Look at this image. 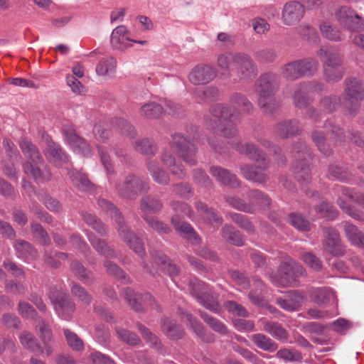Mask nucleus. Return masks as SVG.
<instances>
[{
  "instance_id": "nucleus-11",
  "label": "nucleus",
  "mask_w": 364,
  "mask_h": 364,
  "mask_svg": "<svg viewBox=\"0 0 364 364\" xmlns=\"http://www.w3.org/2000/svg\"><path fill=\"white\" fill-rule=\"evenodd\" d=\"M50 301L58 316L65 320H69L74 312L75 304L66 296L64 292H50Z\"/></svg>"
},
{
  "instance_id": "nucleus-3",
  "label": "nucleus",
  "mask_w": 364,
  "mask_h": 364,
  "mask_svg": "<svg viewBox=\"0 0 364 364\" xmlns=\"http://www.w3.org/2000/svg\"><path fill=\"white\" fill-rule=\"evenodd\" d=\"M277 87L276 78L272 74L261 76L257 82L255 91L259 95L258 105L266 114L272 113L279 107L278 102L274 98Z\"/></svg>"
},
{
  "instance_id": "nucleus-35",
  "label": "nucleus",
  "mask_w": 364,
  "mask_h": 364,
  "mask_svg": "<svg viewBox=\"0 0 364 364\" xmlns=\"http://www.w3.org/2000/svg\"><path fill=\"white\" fill-rule=\"evenodd\" d=\"M87 235L92 247L99 252V254L106 257H115L116 255L114 251L109 248L104 241L98 239L95 235L92 234Z\"/></svg>"
},
{
  "instance_id": "nucleus-2",
  "label": "nucleus",
  "mask_w": 364,
  "mask_h": 364,
  "mask_svg": "<svg viewBox=\"0 0 364 364\" xmlns=\"http://www.w3.org/2000/svg\"><path fill=\"white\" fill-rule=\"evenodd\" d=\"M235 149L241 154L247 155L251 159L258 163L260 170L249 166L241 167V171L244 177L257 183H263L267 180L266 174L262 171L267 167L268 163L263 154L255 146V145L249 143L239 142L235 145Z\"/></svg>"
},
{
  "instance_id": "nucleus-59",
  "label": "nucleus",
  "mask_w": 364,
  "mask_h": 364,
  "mask_svg": "<svg viewBox=\"0 0 364 364\" xmlns=\"http://www.w3.org/2000/svg\"><path fill=\"white\" fill-rule=\"evenodd\" d=\"M302 259L309 267L315 271H318L322 267L321 262L312 253H304L302 256Z\"/></svg>"
},
{
  "instance_id": "nucleus-49",
  "label": "nucleus",
  "mask_w": 364,
  "mask_h": 364,
  "mask_svg": "<svg viewBox=\"0 0 364 364\" xmlns=\"http://www.w3.org/2000/svg\"><path fill=\"white\" fill-rule=\"evenodd\" d=\"M82 217L84 221L100 234L105 235L107 232L106 227L95 215L86 213L82 214Z\"/></svg>"
},
{
  "instance_id": "nucleus-32",
  "label": "nucleus",
  "mask_w": 364,
  "mask_h": 364,
  "mask_svg": "<svg viewBox=\"0 0 364 364\" xmlns=\"http://www.w3.org/2000/svg\"><path fill=\"white\" fill-rule=\"evenodd\" d=\"M117 66V60L112 57L101 60L96 66V73L98 75L106 76L112 74Z\"/></svg>"
},
{
  "instance_id": "nucleus-63",
  "label": "nucleus",
  "mask_w": 364,
  "mask_h": 364,
  "mask_svg": "<svg viewBox=\"0 0 364 364\" xmlns=\"http://www.w3.org/2000/svg\"><path fill=\"white\" fill-rule=\"evenodd\" d=\"M117 333L120 339L130 345H136L139 343V338L132 332L124 329H118Z\"/></svg>"
},
{
  "instance_id": "nucleus-64",
  "label": "nucleus",
  "mask_w": 364,
  "mask_h": 364,
  "mask_svg": "<svg viewBox=\"0 0 364 364\" xmlns=\"http://www.w3.org/2000/svg\"><path fill=\"white\" fill-rule=\"evenodd\" d=\"M218 90L214 87H205L203 91H198L197 95L203 100L210 101L216 99L218 96Z\"/></svg>"
},
{
  "instance_id": "nucleus-34",
  "label": "nucleus",
  "mask_w": 364,
  "mask_h": 364,
  "mask_svg": "<svg viewBox=\"0 0 364 364\" xmlns=\"http://www.w3.org/2000/svg\"><path fill=\"white\" fill-rule=\"evenodd\" d=\"M264 330L277 340L284 341L287 338V332L277 323L273 321L264 323Z\"/></svg>"
},
{
  "instance_id": "nucleus-6",
  "label": "nucleus",
  "mask_w": 364,
  "mask_h": 364,
  "mask_svg": "<svg viewBox=\"0 0 364 364\" xmlns=\"http://www.w3.org/2000/svg\"><path fill=\"white\" fill-rule=\"evenodd\" d=\"M304 274L301 265L293 259L284 262L278 270V275H271V281L277 287H288L296 283L297 278Z\"/></svg>"
},
{
  "instance_id": "nucleus-26",
  "label": "nucleus",
  "mask_w": 364,
  "mask_h": 364,
  "mask_svg": "<svg viewBox=\"0 0 364 364\" xmlns=\"http://www.w3.org/2000/svg\"><path fill=\"white\" fill-rule=\"evenodd\" d=\"M303 296L297 292H290L287 298H279L277 299L278 304L284 310L292 311L296 310L303 303Z\"/></svg>"
},
{
  "instance_id": "nucleus-37",
  "label": "nucleus",
  "mask_w": 364,
  "mask_h": 364,
  "mask_svg": "<svg viewBox=\"0 0 364 364\" xmlns=\"http://www.w3.org/2000/svg\"><path fill=\"white\" fill-rule=\"evenodd\" d=\"M148 169L153 179L156 183L160 184H166L168 183V175L159 167L156 161H150L148 164Z\"/></svg>"
},
{
  "instance_id": "nucleus-62",
  "label": "nucleus",
  "mask_w": 364,
  "mask_h": 364,
  "mask_svg": "<svg viewBox=\"0 0 364 364\" xmlns=\"http://www.w3.org/2000/svg\"><path fill=\"white\" fill-rule=\"evenodd\" d=\"M18 313L23 317L35 318L37 313L28 303L20 301L18 304Z\"/></svg>"
},
{
  "instance_id": "nucleus-33",
  "label": "nucleus",
  "mask_w": 364,
  "mask_h": 364,
  "mask_svg": "<svg viewBox=\"0 0 364 364\" xmlns=\"http://www.w3.org/2000/svg\"><path fill=\"white\" fill-rule=\"evenodd\" d=\"M254 343L260 349L274 352L278 348V346L269 337L262 333L254 334L252 337Z\"/></svg>"
},
{
  "instance_id": "nucleus-1",
  "label": "nucleus",
  "mask_w": 364,
  "mask_h": 364,
  "mask_svg": "<svg viewBox=\"0 0 364 364\" xmlns=\"http://www.w3.org/2000/svg\"><path fill=\"white\" fill-rule=\"evenodd\" d=\"M231 105L218 104L213 107L210 115L205 118V125L209 130L218 132L225 138L236 136V124L240 122L241 113L237 109L250 113L252 109V103L243 95L235 93L231 96Z\"/></svg>"
},
{
  "instance_id": "nucleus-22",
  "label": "nucleus",
  "mask_w": 364,
  "mask_h": 364,
  "mask_svg": "<svg viewBox=\"0 0 364 364\" xmlns=\"http://www.w3.org/2000/svg\"><path fill=\"white\" fill-rule=\"evenodd\" d=\"M210 173L217 181L223 184L232 187H237L240 185L236 176L223 168L213 166L210 168Z\"/></svg>"
},
{
  "instance_id": "nucleus-38",
  "label": "nucleus",
  "mask_w": 364,
  "mask_h": 364,
  "mask_svg": "<svg viewBox=\"0 0 364 364\" xmlns=\"http://www.w3.org/2000/svg\"><path fill=\"white\" fill-rule=\"evenodd\" d=\"M20 146L23 153L33 162L38 163L41 161V156L39 151L29 141L22 139L20 143Z\"/></svg>"
},
{
  "instance_id": "nucleus-14",
  "label": "nucleus",
  "mask_w": 364,
  "mask_h": 364,
  "mask_svg": "<svg viewBox=\"0 0 364 364\" xmlns=\"http://www.w3.org/2000/svg\"><path fill=\"white\" fill-rule=\"evenodd\" d=\"M238 77L242 80H251L257 75V67L251 58L245 53H240L236 64Z\"/></svg>"
},
{
  "instance_id": "nucleus-20",
  "label": "nucleus",
  "mask_w": 364,
  "mask_h": 364,
  "mask_svg": "<svg viewBox=\"0 0 364 364\" xmlns=\"http://www.w3.org/2000/svg\"><path fill=\"white\" fill-rule=\"evenodd\" d=\"M190 286L192 287L193 293L196 295L199 303L214 313H219L220 311V307L217 302L208 301L205 299L204 294L206 291H205L203 283L198 281H191Z\"/></svg>"
},
{
  "instance_id": "nucleus-53",
  "label": "nucleus",
  "mask_w": 364,
  "mask_h": 364,
  "mask_svg": "<svg viewBox=\"0 0 364 364\" xmlns=\"http://www.w3.org/2000/svg\"><path fill=\"white\" fill-rule=\"evenodd\" d=\"M64 334L70 348L75 350H80L82 349V341L77 336V334L68 329L64 330Z\"/></svg>"
},
{
  "instance_id": "nucleus-41",
  "label": "nucleus",
  "mask_w": 364,
  "mask_h": 364,
  "mask_svg": "<svg viewBox=\"0 0 364 364\" xmlns=\"http://www.w3.org/2000/svg\"><path fill=\"white\" fill-rule=\"evenodd\" d=\"M161 207V203L154 198L148 196L141 200V210L144 214L157 211Z\"/></svg>"
},
{
  "instance_id": "nucleus-47",
  "label": "nucleus",
  "mask_w": 364,
  "mask_h": 364,
  "mask_svg": "<svg viewBox=\"0 0 364 364\" xmlns=\"http://www.w3.org/2000/svg\"><path fill=\"white\" fill-rule=\"evenodd\" d=\"M347 92L352 100H360L364 98L362 86L355 80H350L347 84Z\"/></svg>"
},
{
  "instance_id": "nucleus-17",
  "label": "nucleus",
  "mask_w": 364,
  "mask_h": 364,
  "mask_svg": "<svg viewBox=\"0 0 364 364\" xmlns=\"http://www.w3.org/2000/svg\"><path fill=\"white\" fill-rule=\"evenodd\" d=\"M216 76L213 68L208 65H197L190 73L188 79L195 85L205 84L213 80Z\"/></svg>"
},
{
  "instance_id": "nucleus-56",
  "label": "nucleus",
  "mask_w": 364,
  "mask_h": 364,
  "mask_svg": "<svg viewBox=\"0 0 364 364\" xmlns=\"http://www.w3.org/2000/svg\"><path fill=\"white\" fill-rule=\"evenodd\" d=\"M289 222L291 225L300 230H308L310 227V223L307 220L295 213L289 215Z\"/></svg>"
},
{
  "instance_id": "nucleus-46",
  "label": "nucleus",
  "mask_w": 364,
  "mask_h": 364,
  "mask_svg": "<svg viewBox=\"0 0 364 364\" xmlns=\"http://www.w3.org/2000/svg\"><path fill=\"white\" fill-rule=\"evenodd\" d=\"M155 262L161 265L162 270L168 274L173 279L178 273V267L170 262L167 257L164 255H160L155 258Z\"/></svg>"
},
{
  "instance_id": "nucleus-9",
  "label": "nucleus",
  "mask_w": 364,
  "mask_h": 364,
  "mask_svg": "<svg viewBox=\"0 0 364 364\" xmlns=\"http://www.w3.org/2000/svg\"><path fill=\"white\" fill-rule=\"evenodd\" d=\"M171 149L186 163L189 164H195V154L197 149L193 144L181 134L173 135Z\"/></svg>"
},
{
  "instance_id": "nucleus-40",
  "label": "nucleus",
  "mask_w": 364,
  "mask_h": 364,
  "mask_svg": "<svg viewBox=\"0 0 364 364\" xmlns=\"http://www.w3.org/2000/svg\"><path fill=\"white\" fill-rule=\"evenodd\" d=\"M196 208L197 210L201 214L202 217L208 220L209 223H215L218 225H220L222 223L221 218L218 217L213 210H209L205 204L201 202H198L196 203Z\"/></svg>"
},
{
  "instance_id": "nucleus-23",
  "label": "nucleus",
  "mask_w": 364,
  "mask_h": 364,
  "mask_svg": "<svg viewBox=\"0 0 364 364\" xmlns=\"http://www.w3.org/2000/svg\"><path fill=\"white\" fill-rule=\"evenodd\" d=\"M171 223L176 231L184 238L193 243H198L199 238L191 225L181 222L178 216L171 218Z\"/></svg>"
},
{
  "instance_id": "nucleus-52",
  "label": "nucleus",
  "mask_w": 364,
  "mask_h": 364,
  "mask_svg": "<svg viewBox=\"0 0 364 364\" xmlns=\"http://www.w3.org/2000/svg\"><path fill=\"white\" fill-rule=\"evenodd\" d=\"M295 177L299 182L309 183L311 180L310 169L306 164L301 162L300 166L294 167Z\"/></svg>"
},
{
  "instance_id": "nucleus-24",
  "label": "nucleus",
  "mask_w": 364,
  "mask_h": 364,
  "mask_svg": "<svg viewBox=\"0 0 364 364\" xmlns=\"http://www.w3.org/2000/svg\"><path fill=\"white\" fill-rule=\"evenodd\" d=\"M14 248L16 255L18 258L29 262L38 257V252L28 242L23 240H18Z\"/></svg>"
},
{
  "instance_id": "nucleus-25",
  "label": "nucleus",
  "mask_w": 364,
  "mask_h": 364,
  "mask_svg": "<svg viewBox=\"0 0 364 364\" xmlns=\"http://www.w3.org/2000/svg\"><path fill=\"white\" fill-rule=\"evenodd\" d=\"M44 154L47 159L55 166H60L62 162L68 160L61 148L53 141L48 143V147L44 150Z\"/></svg>"
},
{
  "instance_id": "nucleus-28",
  "label": "nucleus",
  "mask_w": 364,
  "mask_h": 364,
  "mask_svg": "<svg viewBox=\"0 0 364 364\" xmlns=\"http://www.w3.org/2000/svg\"><path fill=\"white\" fill-rule=\"evenodd\" d=\"M19 339L21 343L25 348L38 354H43V348L37 339L31 333L27 331L22 332L19 336Z\"/></svg>"
},
{
  "instance_id": "nucleus-27",
  "label": "nucleus",
  "mask_w": 364,
  "mask_h": 364,
  "mask_svg": "<svg viewBox=\"0 0 364 364\" xmlns=\"http://www.w3.org/2000/svg\"><path fill=\"white\" fill-rule=\"evenodd\" d=\"M139 113L142 117L155 119L162 116L164 108L155 102H149L141 106Z\"/></svg>"
},
{
  "instance_id": "nucleus-18",
  "label": "nucleus",
  "mask_w": 364,
  "mask_h": 364,
  "mask_svg": "<svg viewBox=\"0 0 364 364\" xmlns=\"http://www.w3.org/2000/svg\"><path fill=\"white\" fill-rule=\"evenodd\" d=\"M326 239L323 240V247L326 251L335 256L342 255L343 250L340 243V237L337 231L333 228H326L324 230Z\"/></svg>"
},
{
  "instance_id": "nucleus-31",
  "label": "nucleus",
  "mask_w": 364,
  "mask_h": 364,
  "mask_svg": "<svg viewBox=\"0 0 364 364\" xmlns=\"http://www.w3.org/2000/svg\"><path fill=\"white\" fill-rule=\"evenodd\" d=\"M73 273L84 284H91L94 279L91 272L87 270L79 262L74 261L70 265Z\"/></svg>"
},
{
  "instance_id": "nucleus-29",
  "label": "nucleus",
  "mask_w": 364,
  "mask_h": 364,
  "mask_svg": "<svg viewBox=\"0 0 364 364\" xmlns=\"http://www.w3.org/2000/svg\"><path fill=\"white\" fill-rule=\"evenodd\" d=\"M346 235L352 245L364 247V234L351 224L346 223Z\"/></svg>"
},
{
  "instance_id": "nucleus-36",
  "label": "nucleus",
  "mask_w": 364,
  "mask_h": 364,
  "mask_svg": "<svg viewBox=\"0 0 364 364\" xmlns=\"http://www.w3.org/2000/svg\"><path fill=\"white\" fill-rule=\"evenodd\" d=\"M23 168L25 173L28 176L33 178L36 181H43L50 180L51 178V173L48 170H45L42 172L31 162L26 163L23 165Z\"/></svg>"
},
{
  "instance_id": "nucleus-61",
  "label": "nucleus",
  "mask_w": 364,
  "mask_h": 364,
  "mask_svg": "<svg viewBox=\"0 0 364 364\" xmlns=\"http://www.w3.org/2000/svg\"><path fill=\"white\" fill-rule=\"evenodd\" d=\"M95 138L102 142H105L109 136V132L105 127L102 122L96 124L93 129Z\"/></svg>"
},
{
  "instance_id": "nucleus-21",
  "label": "nucleus",
  "mask_w": 364,
  "mask_h": 364,
  "mask_svg": "<svg viewBox=\"0 0 364 364\" xmlns=\"http://www.w3.org/2000/svg\"><path fill=\"white\" fill-rule=\"evenodd\" d=\"M129 31L126 26L122 25L115 28L111 35L112 44L118 48H126L132 45V39L129 37Z\"/></svg>"
},
{
  "instance_id": "nucleus-57",
  "label": "nucleus",
  "mask_w": 364,
  "mask_h": 364,
  "mask_svg": "<svg viewBox=\"0 0 364 364\" xmlns=\"http://www.w3.org/2000/svg\"><path fill=\"white\" fill-rule=\"evenodd\" d=\"M112 124L120 129L122 133L124 134L132 136L134 132V127L124 119H114L112 120Z\"/></svg>"
},
{
  "instance_id": "nucleus-60",
  "label": "nucleus",
  "mask_w": 364,
  "mask_h": 364,
  "mask_svg": "<svg viewBox=\"0 0 364 364\" xmlns=\"http://www.w3.org/2000/svg\"><path fill=\"white\" fill-rule=\"evenodd\" d=\"M225 309L230 313L240 316L245 317L248 315L247 311L240 304L229 301L225 303Z\"/></svg>"
},
{
  "instance_id": "nucleus-5",
  "label": "nucleus",
  "mask_w": 364,
  "mask_h": 364,
  "mask_svg": "<svg viewBox=\"0 0 364 364\" xmlns=\"http://www.w3.org/2000/svg\"><path fill=\"white\" fill-rule=\"evenodd\" d=\"M318 55L325 66V76L328 81H336L343 76L339 67L342 64V58L338 51L333 48L323 47Z\"/></svg>"
},
{
  "instance_id": "nucleus-4",
  "label": "nucleus",
  "mask_w": 364,
  "mask_h": 364,
  "mask_svg": "<svg viewBox=\"0 0 364 364\" xmlns=\"http://www.w3.org/2000/svg\"><path fill=\"white\" fill-rule=\"evenodd\" d=\"M97 203L99 207L109 213L111 217L113 218L118 224V230L124 241L136 254L139 256H143L145 252L140 240L134 235L132 232L122 226L123 219L118 210L112 203L105 199H99Z\"/></svg>"
},
{
  "instance_id": "nucleus-15",
  "label": "nucleus",
  "mask_w": 364,
  "mask_h": 364,
  "mask_svg": "<svg viewBox=\"0 0 364 364\" xmlns=\"http://www.w3.org/2000/svg\"><path fill=\"white\" fill-rule=\"evenodd\" d=\"M304 8L298 1H289L283 8L282 18L285 25L291 26L304 16Z\"/></svg>"
},
{
  "instance_id": "nucleus-43",
  "label": "nucleus",
  "mask_w": 364,
  "mask_h": 364,
  "mask_svg": "<svg viewBox=\"0 0 364 364\" xmlns=\"http://www.w3.org/2000/svg\"><path fill=\"white\" fill-rule=\"evenodd\" d=\"M282 73L283 76L289 80H295L302 76L297 61H293L285 65Z\"/></svg>"
},
{
  "instance_id": "nucleus-45",
  "label": "nucleus",
  "mask_w": 364,
  "mask_h": 364,
  "mask_svg": "<svg viewBox=\"0 0 364 364\" xmlns=\"http://www.w3.org/2000/svg\"><path fill=\"white\" fill-rule=\"evenodd\" d=\"M297 62L302 75H311L318 68V61L314 58H306Z\"/></svg>"
},
{
  "instance_id": "nucleus-50",
  "label": "nucleus",
  "mask_w": 364,
  "mask_h": 364,
  "mask_svg": "<svg viewBox=\"0 0 364 364\" xmlns=\"http://www.w3.org/2000/svg\"><path fill=\"white\" fill-rule=\"evenodd\" d=\"M162 161L166 166L171 168L172 173L177 176L178 178H182L185 175L182 166L178 165L176 166L175 159L167 152L163 154Z\"/></svg>"
},
{
  "instance_id": "nucleus-51",
  "label": "nucleus",
  "mask_w": 364,
  "mask_h": 364,
  "mask_svg": "<svg viewBox=\"0 0 364 364\" xmlns=\"http://www.w3.org/2000/svg\"><path fill=\"white\" fill-rule=\"evenodd\" d=\"M223 236L226 240L235 245L241 246L243 244L242 238L238 232L235 231L232 227H224L223 230Z\"/></svg>"
},
{
  "instance_id": "nucleus-13",
  "label": "nucleus",
  "mask_w": 364,
  "mask_h": 364,
  "mask_svg": "<svg viewBox=\"0 0 364 364\" xmlns=\"http://www.w3.org/2000/svg\"><path fill=\"white\" fill-rule=\"evenodd\" d=\"M342 197L348 198L352 201L358 203L364 208V196L358 195L356 193H354L352 190L343 187L341 188V194L338 199V205L343 210V211H344L346 213L348 214L350 216L356 220H362L363 217L360 213L355 211L353 207L345 205V203L341 198Z\"/></svg>"
},
{
  "instance_id": "nucleus-19",
  "label": "nucleus",
  "mask_w": 364,
  "mask_h": 364,
  "mask_svg": "<svg viewBox=\"0 0 364 364\" xmlns=\"http://www.w3.org/2000/svg\"><path fill=\"white\" fill-rule=\"evenodd\" d=\"M241 53L227 52L217 57V66L223 75L230 76L232 67H235Z\"/></svg>"
},
{
  "instance_id": "nucleus-44",
  "label": "nucleus",
  "mask_w": 364,
  "mask_h": 364,
  "mask_svg": "<svg viewBox=\"0 0 364 364\" xmlns=\"http://www.w3.org/2000/svg\"><path fill=\"white\" fill-rule=\"evenodd\" d=\"M298 131L297 125L295 122H286L284 123L279 124L276 128L277 134L282 138L296 134Z\"/></svg>"
},
{
  "instance_id": "nucleus-30",
  "label": "nucleus",
  "mask_w": 364,
  "mask_h": 364,
  "mask_svg": "<svg viewBox=\"0 0 364 364\" xmlns=\"http://www.w3.org/2000/svg\"><path fill=\"white\" fill-rule=\"evenodd\" d=\"M70 178L73 183L81 191H87L92 189V184L82 173L77 171L69 172Z\"/></svg>"
},
{
  "instance_id": "nucleus-10",
  "label": "nucleus",
  "mask_w": 364,
  "mask_h": 364,
  "mask_svg": "<svg viewBox=\"0 0 364 364\" xmlns=\"http://www.w3.org/2000/svg\"><path fill=\"white\" fill-rule=\"evenodd\" d=\"M63 135L65 142L75 153L85 157L91 156L92 150L90 145L82 138L77 135L73 127H65Z\"/></svg>"
},
{
  "instance_id": "nucleus-7",
  "label": "nucleus",
  "mask_w": 364,
  "mask_h": 364,
  "mask_svg": "<svg viewBox=\"0 0 364 364\" xmlns=\"http://www.w3.org/2000/svg\"><path fill=\"white\" fill-rule=\"evenodd\" d=\"M250 196L252 200L251 204L245 203L242 200L233 197L228 198L227 202L232 207L247 213H252L256 209V206L264 208L268 207L270 203L269 198L257 190L250 191Z\"/></svg>"
},
{
  "instance_id": "nucleus-39",
  "label": "nucleus",
  "mask_w": 364,
  "mask_h": 364,
  "mask_svg": "<svg viewBox=\"0 0 364 364\" xmlns=\"http://www.w3.org/2000/svg\"><path fill=\"white\" fill-rule=\"evenodd\" d=\"M314 301L318 305H323L331 299L335 298L334 292L328 288L317 289L314 291L313 295Z\"/></svg>"
},
{
  "instance_id": "nucleus-12",
  "label": "nucleus",
  "mask_w": 364,
  "mask_h": 364,
  "mask_svg": "<svg viewBox=\"0 0 364 364\" xmlns=\"http://www.w3.org/2000/svg\"><path fill=\"white\" fill-rule=\"evenodd\" d=\"M338 21L350 30L357 31L363 28L361 17L350 8L341 6L336 12Z\"/></svg>"
},
{
  "instance_id": "nucleus-16",
  "label": "nucleus",
  "mask_w": 364,
  "mask_h": 364,
  "mask_svg": "<svg viewBox=\"0 0 364 364\" xmlns=\"http://www.w3.org/2000/svg\"><path fill=\"white\" fill-rule=\"evenodd\" d=\"M321 90L322 85L315 82L301 85L294 95L295 105L300 108L306 107L308 105L309 95Z\"/></svg>"
},
{
  "instance_id": "nucleus-55",
  "label": "nucleus",
  "mask_w": 364,
  "mask_h": 364,
  "mask_svg": "<svg viewBox=\"0 0 364 364\" xmlns=\"http://www.w3.org/2000/svg\"><path fill=\"white\" fill-rule=\"evenodd\" d=\"M203 319L215 331H218L220 333H226V327L225 325L218 321V319L208 315L206 313L202 312L200 314Z\"/></svg>"
},
{
  "instance_id": "nucleus-58",
  "label": "nucleus",
  "mask_w": 364,
  "mask_h": 364,
  "mask_svg": "<svg viewBox=\"0 0 364 364\" xmlns=\"http://www.w3.org/2000/svg\"><path fill=\"white\" fill-rule=\"evenodd\" d=\"M277 356L287 361H297L301 359V355L296 350L282 349L277 353Z\"/></svg>"
},
{
  "instance_id": "nucleus-48",
  "label": "nucleus",
  "mask_w": 364,
  "mask_h": 364,
  "mask_svg": "<svg viewBox=\"0 0 364 364\" xmlns=\"http://www.w3.org/2000/svg\"><path fill=\"white\" fill-rule=\"evenodd\" d=\"M320 30L323 36L329 40L336 41L342 39L341 33L327 22L321 24Z\"/></svg>"
},
{
  "instance_id": "nucleus-54",
  "label": "nucleus",
  "mask_w": 364,
  "mask_h": 364,
  "mask_svg": "<svg viewBox=\"0 0 364 364\" xmlns=\"http://www.w3.org/2000/svg\"><path fill=\"white\" fill-rule=\"evenodd\" d=\"M71 291L73 294L84 304L87 305L91 302L92 296L80 285L74 284L71 287Z\"/></svg>"
},
{
  "instance_id": "nucleus-8",
  "label": "nucleus",
  "mask_w": 364,
  "mask_h": 364,
  "mask_svg": "<svg viewBox=\"0 0 364 364\" xmlns=\"http://www.w3.org/2000/svg\"><path fill=\"white\" fill-rule=\"evenodd\" d=\"M117 191L124 198L128 199L135 198L139 193L147 191L149 186L146 182L136 176H128L124 182L118 185Z\"/></svg>"
},
{
  "instance_id": "nucleus-42",
  "label": "nucleus",
  "mask_w": 364,
  "mask_h": 364,
  "mask_svg": "<svg viewBox=\"0 0 364 364\" xmlns=\"http://www.w3.org/2000/svg\"><path fill=\"white\" fill-rule=\"evenodd\" d=\"M135 149L144 155H153L156 151V146L148 139L138 140L135 144Z\"/></svg>"
}]
</instances>
